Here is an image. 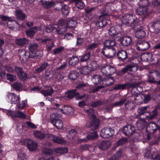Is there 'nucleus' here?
Masks as SVG:
<instances>
[{
	"label": "nucleus",
	"mask_w": 160,
	"mask_h": 160,
	"mask_svg": "<svg viewBox=\"0 0 160 160\" xmlns=\"http://www.w3.org/2000/svg\"><path fill=\"white\" fill-rule=\"evenodd\" d=\"M91 55V51L89 50H87L85 54L81 57L80 61L82 62L87 61Z\"/></svg>",
	"instance_id": "39"
},
{
	"label": "nucleus",
	"mask_w": 160,
	"mask_h": 160,
	"mask_svg": "<svg viewBox=\"0 0 160 160\" xmlns=\"http://www.w3.org/2000/svg\"><path fill=\"white\" fill-rule=\"evenodd\" d=\"M13 88L17 91H21L23 87L22 84L19 82H16L13 84Z\"/></svg>",
	"instance_id": "55"
},
{
	"label": "nucleus",
	"mask_w": 160,
	"mask_h": 160,
	"mask_svg": "<svg viewBox=\"0 0 160 160\" xmlns=\"http://www.w3.org/2000/svg\"><path fill=\"white\" fill-rule=\"evenodd\" d=\"M61 115L57 112L52 113L50 116V122L56 128L59 129L62 128L63 126V123L62 121L59 119Z\"/></svg>",
	"instance_id": "3"
},
{
	"label": "nucleus",
	"mask_w": 160,
	"mask_h": 160,
	"mask_svg": "<svg viewBox=\"0 0 160 160\" xmlns=\"http://www.w3.org/2000/svg\"><path fill=\"white\" fill-rule=\"evenodd\" d=\"M38 46L36 43H31L29 44L28 48L29 50V57L34 58H39L42 56L41 51H37Z\"/></svg>",
	"instance_id": "2"
},
{
	"label": "nucleus",
	"mask_w": 160,
	"mask_h": 160,
	"mask_svg": "<svg viewBox=\"0 0 160 160\" xmlns=\"http://www.w3.org/2000/svg\"><path fill=\"white\" fill-rule=\"evenodd\" d=\"M54 2L53 1H51L45 2V3L43 4V6L44 8L48 9L54 6Z\"/></svg>",
	"instance_id": "64"
},
{
	"label": "nucleus",
	"mask_w": 160,
	"mask_h": 160,
	"mask_svg": "<svg viewBox=\"0 0 160 160\" xmlns=\"http://www.w3.org/2000/svg\"><path fill=\"white\" fill-rule=\"evenodd\" d=\"M29 42V41L25 38H20L15 40L16 44L21 47H24Z\"/></svg>",
	"instance_id": "24"
},
{
	"label": "nucleus",
	"mask_w": 160,
	"mask_h": 160,
	"mask_svg": "<svg viewBox=\"0 0 160 160\" xmlns=\"http://www.w3.org/2000/svg\"><path fill=\"white\" fill-rule=\"evenodd\" d=\"M158 124L154 122H150L148 124L146 130L150 134L153 133L158 129Z\"/></svg>",
	"instance_id": "15"
},
{
	"label": "nucleus",
	"mask_w": 160,
	"mask_h": 160,
	"mask_svg": "<svg viewBox=\"0 0 160 160\" xmlns=\"http://www.w3.org/2000/svg\"><path fill=\"white\" fill-rule=\"evenodd\" d=\"M67 28L64 27H62L60 26L57 28H55L56 33L58 34H62L64 33L66 31Z\"/></svg>",
	"instance_id": "49"
},
{
	"label": "nucleus",
	"mask_w": 160,
	"mask_h": 160,
	"mask_svg": "<svg viewBox=\"0 0 160 160\" xmlns=\"http://www.w3.org/2000/svg\"><path fill=\"white\" fill-rule=\"evenodd\" d=\"M107 20L106 18H103L97 22L96 24L97 27L103 28L107 24Z\"/></svg>",
	"instance_id": "41"
},
{
	"label": "nucleus",
	"mask_w": 160,
	"mask_h": 160,
	"mask_svg": "<svg viewBox=\"0 0 160 160\" xmlns=\"http://www.w3.org/2000/svg\"><path fill=\"white\" fill-rule=\"evenodd\" d=\"M150 46L149 42L145 40H138L136 44V49L138 51H143L148 49Z\"/></svg>",
	"instance_id": "6"
},
{
	"label": "nucleus",
	"mask_w": 160,
	"mask_h": 160,
	"mask_svg": "<svg viewBox=\"0 0 160 160\" xmlns=\"http://www.w3.org/2000/svg\"><path fill=\"white\" fill-rule=\"evenodd\" d=\"M49 66V65L48 63L47 62H45L42 64L37 69L36 72L38 73H39L46 69Z\"/></svg>",
	"instance_id": "44"
},
{
	"label": "nucleus",
	"mask_w": 160,
	"mask_h": 160,
	"mask_svg": "<svg viewBox=\"0 0 160 160\" xmlns=\"http://www.w3.org/2000/svg\"><path fill=\"white\" fill-rule=\"evenodd\" d=\"M92 122H90V127L93 130H95L98 127L99 124V120L96 118L94 119H91Z\"/></svg>",
	"instance_id": "29"
},
{
	"label": "nucleus",
	"mask_w": 160,
	"mask_h": 160,
	"mask_svg": "<svg viewBox=\"0 0 160 160\" xmlns=\"http://www.w3.org/2000/svg\"><path fill=\"white\" fill-rule=\"evenodd\" d=\"M124 105L125 109L129 110L133 109L135 107V105L133 102L127 101V100Z\"/></svg>",
	"instance_id": "31"
},
{
	"label": "nucleus",
	"mask_w": 160,
	"mask_h": 160,
	"mask_svg": "<svg viewBox=\"0 0 160 160\" xmlns=\"http://www.w3.org/2000/svg\"><path fill=\"white\" fill-rule=\"evenodd\" d=\"M122 23L125 24H132L135 20V16L131 14H122L120 16Z\"/></svg>",
	"instance_id": "9"
},
{
	"label": "nucleus",
	"mask_w": 160,
	"mask_h": 160,
	"mask_svg": "<svg viewBox=\"0 0 160 160\" xmlns=\"http://www.w3.org/2000/svg\"><path fill=\"white\" fill-rule=\"evenodd\" d=\"M133 28L136 31L135 36L137 38H142L145 36L146 33L145 29L141 25L135 23L134 25Z\"/></svg>",
	"instance_id": "8"
},
{
	"label": "nucleus",
	"mask_w": 160,
	"mask_h": 160,
	"mask_svg": "<svg viewBox=\"0 0 160 160\" xmlns=\"http://www.w3.org/2000/svg\"><path fill=\"white\" fill-rule=\"evenodd\" d=\"M15 14L17 19L20 20H24L26 17L25 13L20 10H18L16 11Z\"/></svg>",
	"instance_id": "35"
},
{
	"label": "nucleus",
	"mask_w": 160,
	"mask_h": 160,
	"mask_svg": "<svg viewBox=\"0 0 160 160\" xmlns=\"http://www.w3.org/2000/svg\"><path fill=\"white\" fill-rule=\"evenodd\" d=\"M114 134V129L110 127H106L101 130L100 135L102 138H108L113 136Z\"/></svg>",
	"instance_id": "7"
},
{
	"label": "nucleus",
	"mask_w": 160,
	"mask_h": 160,
	"mask_svg": "<svg viewBox=\"0 0 160 160\" xmlns=\"http://www.w3.org/2000/svg\"><path fill=\"white\" fill-rule=\"evenodd\" d=\"M7 26L10 29L15 31L18 30L20 28L18 23L16 21L11 19L7 22Z\"/></svg>",
	"instance_id": "17"
},
{
	"label": "nucleus",
	"mask_w": 160,
	"mask_h": 160,
	"mask_svg": "<svg viewBox=\"0 0 160 160\" xmlns=\"http://www.w3.org/2000/svg\"><path fill=\"white\" fill-rule=\"evenodd\" d=\"M111 142L107 140L101 142L98 144V147L100 149L105 150L110 146Z\"/></svg>",
	"instance_id": "25"
},
{
	"label": "nucleus",
	"mask_w": 160,
	"mask_h": 160,
	"mask_svg": "<svg viewBox=\"0 0 160 160\" xmlns=\"http://www.w3.org/2000/svg\"><path fill=\"white\" fill-rule=\"evenodd\" d=\"M18 78L23 81H25L27 78V74L25 73L22 68L19 67H17L15 68Z\"/></svg>",
	"instance_id": "14"
},
{
	"label": "nucleus",
	"mask_w": 160,
	"mask_h": 160,
	"mask_svg": "<svg viewBox=\"0 0 160 160\" xmlns=\"http://www.w3.org/2000/svg\"><path fill=\"white\" fill-rule=\"evenodd\" d=\"M22 144L26 145L29 150L33 151L36 150L38 147V144L33 140L27 138L21 141Z\"/></svg>",
	"instance_id": "4"
},
{
	"label": "nucleus",
	"mask_w": 160,
	"mask_h": 160,
	"mask_svg": "<svg viewBox=\"0 0 160 160\" xmlns=\"http://www.w3.org/2000/svg\"><path fill=\"white\" fill-rule=\"evenodd\" d=\"M132 38L130 37L127 36H125L120 39L121 43L124 46L130 45L132 43Z\"/></svg>",
	"instance_id": "20"
},
{
	"label": "nucleus",
	"mask_w": 160,
	"mask_h": 160,
	"mask_svg": "<svg viewBox=\"0 0 160 160\" xmlns=\"http://www.w3.org/2000/svg\"><path fill=\"white\" fill-rule=\"evenodd\" d=\"M35 136L40 139H43L45 137H47L48 138V135L50 134L44 133L39 131H36L33 133Z\"/></svg>",
	"instance_id": "28"
},
{
	"label": "nucleus",
	"mask_w": 160,
	"mask_h": 160,
	"mask_svg": "<svg viewBox=\"0 0 160 160\" xmlns=\"http://www.w3.org/2000/svg\"><path fill=\"white\" fill-rule=\"evenodd\" d=\"M135 127L131 125L128 124L123 128L122 132L125 135L129 137L135 133Z\"/></svg>",
	"instance_id": "11"
},
{
	"label": "nucleus",
	"mask_w": 160,
	"mask_h": 160,
	"mask_svg": "<svg viewBox=\"0 0 160 160\" xmlns=\"http://www.w3.org/2000/svg\"><path fill=\"white\" fill-rule=\"evenodd\" d=\"M142 81L140 79L133 78L131 82L123 84H119L120 90H123L127 89L129 90L131 88V93L132 96H135V101L138 100L142 98L140 92L143 91L142 88L140 86Z\"/></svg>",
	"instance_id": "1"
},
{
	"label": "nucleus",
	"mask_w": 160,
	"mask_h": 160,
	"mask_svg": "<svg viewBox=\"0 0 160 160\" xmlns=\"http://www.w3.org/2000/svg\"><path fill=\"white\" fill-rule=\"evenodd\" d=\"M76 89H75L69 91L67 95V97L71 99L74 97L79 95V93L76 92Z\"/></svg>",
	"instance_id": "53"
},
{
	"label": "nucleus",
	"mask_w": 160,
	"mask_h": 160,
	"mask_svg": "<svg viewBox=\"0 0 160 160\" xmlns=\"http://www.w3.org/2000/svg\"><path fill=\"white\" fill-rule=\"evenodd\" d=\"M151 28L152 29L154 32H160V21H157L156 22H152L150 24Z\"/></svg>",
	"instance_id": "27"
},
{
	"label": "nucleus",
	"mask_w": 160,
	"mask_h": 160,
	"mask_svg": "<svg viewBox=\"0 0 160 160\" xmlns=\"http://www.w3.org/2000/svg\"><path fill=\"white\" fill-rule=\"evenodd\" d=\"M147 7H140L136 10V12L138 15H145L147 13Z\"/></svg>",
	"instance_id": "36"
},
{
	"label": "nucleus",
	"mask_w": 160,
	"mask_h": 160,
	"mask_svg": "<svg viewBox=\"0 0 160 160\" xmlns=\"http://www.w3.org/2000/svg\"><path fill=\"white\" fill-rule=\"evenodd\" d=\"M146 122L144 119H140L138 120L136 125L139 130H142L144 128L145 126Z\"/></svg>",
	"instance_id": "32"
},
{
	"label": "nucleus",
	"mask_w": 160,
	"mask_h": 160,
	"mask_svg": "<svg viewBox=\"0 0 160 160\" xmlns=\"http://www.w3.org/2000/svg\"><path fill=\"white\" fill-rule=\"evenodd\" d=\"M18 53L20 59L22 62H26L28 58H29V56H28V52L24 49H19Z\"/></svg>",
	"instance_id": "18"
},
{
	"label": "nucleus",
	"mask_w": 160,
	"mask_h": 160,
	"mask_svg": "<svg viewBox=\"0 0 160 160\" xmlns=\"http://www.w3.org/2000/svg\"><path fill=\"white\" fill-rule=\"evenodd\" d=\"M92 122H90V127L93 130H95L98 127L99 124V120L96 118L94 119H91Z\"/></svg>",
	"instance_id": "30"
},
{
	"label": "nucleus",
	"mask_w": 160,
	"mask_h": 160,
	"mask_svg": "<svg viewBox=\"0 0 160 160\" xmlns=\"http://www.w3.org/2000/svg\"><path fill=\"white\" fill-rule=\"evenodd\" d=\"M77 25L76 21L75 20H71L68 21L66 28H72L75 27Z\"/></svg>",
	"instance_id": "51"
},
{
	"label": "nucleus",
	"mask_w": 160,
	"mask_h": 160,
	"mask_svg": "<svg viewBox=\"0 0 160 160\" xmlns=\"http://www.w3.org/2000/svg\"><path fill=\"white\" fill-rule=\"evenodd\" d=\"M77 131L74 129H72L69 131L67 137L70 140H72L77 134Z\"/></svg>",
	"instance_id": "58"
},
{
	"label": "nucleus",
	"mask_w": 160,
	"mask_h": 160,
	"mask_svg": "<svg viewBox=\"0 0 160 160\" xmlns=\"http://www.w3.org/2000/svg\"><path fill=\"white\" fill-rule=\"evenodd\" d=\"M101 71L103 75L108 76L114 74L116 72V69L112 66L106 65L102 67Z\"/></svg>",
	"instance_id": "5"
},
{
	"label": "nucleus",
	"mask_w": 160,
	"mask_h": 160,
	"mask_svg": "<svg viewBox=\"0 0 160 160\" xmlns=\"http://www.w3.org/2000/svg\"><path fill=\"white\" fill-rule=\"evenodd\" d=\"M79 71V73L81 74L87 75L91 71L88 66H84L80 68Z\"/></svg>",
	"instance_id": "38"
},
{
	"label": "nucleus",
	"mask_w": 160,
	"mask_h": 160,
	"mask_svg": "<svg viewBox=\"0 0 160 160\" xmlns=\"http://www.w3.org/2000/svg\"><path fill=\"white\" fill-rule=\"evenodd\" d=\"M128 139L126 138H121L114 144V146L117 147L122 145L127 142Z\"/></svg>",
	"instance_id": "47"
},
{
	"label": "nucleus",
	"mask_w": 160,
	"mask_h": 160,
	"mask_svg": "<svg viewBox=\"0 0 160 160\" xmlns=\"http://www.w3.org/2000/svg\"><path fill=\"white\" fill-rule=\"evenodd\" d=\"M78 73L75 71H71L68 75L69 78L72 80L76 79L77 77Z\"/></svg>",
	"instance_id": "63"
},
{
	"label": "nucleus",
	"mask_w": 160,
	"mask_h": 160,
	"mask_svg": "<svg viewBox=\"0 0 160 160\" xmlns=\"http://www.w3.org/2000/svg\"><path fill=\"white\" fill-rule=\"evenodd\" d=\"M148 76L149 78L147 82L150 83H153L156 82V79H158L160 77V74L158 71L152 70L150 72Z\"/></svg>",
	"instance_id": "10"
},
{
	"label": "nucleus",
	"mask_w": 160,
	"mask_h": 160,
	"mask_svg": "<svg viewBox=\"0 0 160 160\" xmlns=\"http://www.w3.org/2000/svg\"><path fill=\"white\" fill-rule=\"evenodd\" d=\"M148 108L147 106H144L139 108L138 110V112L139 115H141L142 114H145L146 116V113L148 112L146 111Z\"/></svg>",
	"instance_id": "52"
},
{
	"label": "nucleus",
	"mask_w": 160,
	"mask_h": 160,
	"mask_svg": "<svg viewBox=\"0 0 160 160\" xmlns=\"http://www.w3.org/2000/svg\"><path fill=\"white\" fill-rule=\"evenodd\" d=\"M101 77L98 75H94L92 78V81L95 84H98L101 81Z\"/></svg>",
	"instance_id": "56"
},
{
	"label": "nucleus",
	"mask_w": 160,
	"mask_h": 160,
	"mask_svg": "<svg viewBox=\"0 0 160 160\" xmlns=\"http://www.w3.org/2000/svg\"><path fill=\"white\" fill-rule=\"evenodd\" d=\"M88 66L91 69V71L96 70L98 67L97 62L94 61H90L89 64L88 65Z\"/></svg>",
	"instance_id": "48"
},
{
	"label": "nucleus",
	"mask_w": 160,
	"mask_h": 160,
	"mask_svg": "<svg viewBox=\"0 0 160 160\" xmlns=\"http://www.w3.org/2000/svg\"><path fill=\"white\" fill-rule=\"evenodd\" d=\"M119 60L122 62L124 61L128 58V55L127 52L124 50H122L119 51L117 54Z\"/></svg>",
	"instance_id": "23"
},
{
	"label": "nucleus",
	"mask_w": 160,
	"mask_h": 160,
	"mask_svg": "<svg viewBox=\"0 0 160 160\" xmlns=\"http://www.w3.org/2000/svg\"><path fill=\"white\" fill-rule=\"evenodd\" d=\"M48 137L49 139L50 140L52 139L54 142L56 143L60 144H63L66 142L65 140L58 137L55 136L51 134L49 135Z\"/></svg>",
	"instance_id": "21"
},
{
	"label": "nucleus",
	"mask_w": 160,
	"mask_h": 160,
	"mask_svg": "<svg viewBox=\"0 0 160 160\" xmlns=\"http://www.w3.org/2000/svg\"><path fill=\"white\" fill-rule=\"evenodd\" d=\"M86 112L90 116L91 119H94L96 118L94 114V110L92 108H90L86 111Z\"/></svg>",
	"instance_id": "57"
},
{
	"label": "nucleus",
	"mask_w": 160,
	"mask_h": 160,
	"mask_svg": "<svg viewBox=\"0 0 160 160\" xmlns=\"http://www.w3.org/2000/svg\"><path fill=\"white\" fill-rule=\"evenodd\" d=\"M73 109L70 106H64L61 109H58L59 112H62L63 114L69 115L72 114L73 112Z\"/></svg>",
	"instance_id": "19"
},
{
	"label": "nucleus",
	"mask_w": 160,
	"mask_h": 160,
	"mask_svg": "<svg viewBox=\"0 0 160 160\" xmlns=\"http://www.w3.org/2000/svg\"><path fill=\"white\" fill-rule=\"evenodd\" d=\"M7 96L12 104H17L20 101V98L19 96L14 93H9Z\"/></svg>",
	"instance_id": "16"
},
{
	"label": "nucleus",
	"mask_w": 160,
	"mask_h": 160,
	"mask_svg": "<svg viewBox=\"0 0 160 160\" xmlns=\"http://www.w3.org/2000/svg\"><path fill=\"white\" fill-rule=\"evenodd\" d=\"M52 71H46L45 74L44 75L45 79L49 80L51 79L52 76Z\"/></svg>",
	"instance_id": "62"
},
{
	"label": "nucleus",
	"mask_w": 160,
	"mask_h": 160,
	"mask_svg": "<svg viewBox=\"0 0 160 160\" xmlns=\"http://www.w3.org/2000/svg\"><path fill=\"white\" fill-rule=\"evenodd\" d=\"M39 28L34 27L31 28L26 31V35L29 37H32L34 35L35 32L38 30H40Z\"/></svg>",
	"instance_id": "26"
},
{
	"label": "nucleus",
	"mask_w": 160,
	"mask_h": 160,
	"mask_svg": "<svg viewBox=\"0 0 160 160\" xmlns=\"http://www.w3.org/2000/svg\"><path fill=\"white\" fill-rule=\"evenodd\" d=\"M108 33L109 35L112 37H117L118 33L116 28L114 27H111L108 30Z\"/></svg>",
	"instance_id": "45"
},
{
	"label": "nucleus",
	"mask_w": 160,
	"mask_h": 160,
	"mask_svg": "<svg viewBox=\"0 0 160 160\" xmlns=\"http://www.w3.org/2000/svg\"><path fill=\"white\" fill-rule=\"evenodd\" d=\"M127 101V98H123L119 101L113 103V106H121L124 104Z\"/></svg>",
	"instance_id": "59"
},
{
	"label": "nucleus",
	"mask_w": 160,
	"mask_h": 160,
	"mask_svg": "<svg viewBox=\"0 0 160 160\" xmlns=\"http://www.w3.org/2000/svg\"><path fill=\"white\" fill-rule=\"evenodd\" d=\"M64 77L60 73L56 74L54 78V80L56 82H60L64 78Z\"/></svg>",
	"instance_id": "61"
},
{
	"label": "nucleus",
	"mask_w": 160,
	"mask_h": 160,
	"mask_svg": "<svg viewBox=\"0 0 160 160\" xmlns=\"http://www.w3.org/2000/svg\"><path fill=\"white\" fill-rule=\"evenodd\" d=\"M42 42L46 44L47 51L48 52L50 51L52 48L54 47V41L51 39L46 38L42 40Z\"/></svg>",
	"instance_id": "22"
},
{
	"label": "nucleus",
	"mask_w": 160,
	"mask_h": 160,
	"mask_svg": "<svg viewBox=\"0 0 160 160\" xmlns=\"http://www.w3.org/2000/svg\"><path fill=\"white\" fill-rule=\"evenodd\" d=\"M97 137L96 132L92 131L88 134L87 138L88 139L92 140L97 138Z\"/></svg>",
	"instance_id": "60"
},
{
	"label": "nucleus",
	"mask_w": 160,
	"mask_h": 160,
	"mask_svg": "<svg viewBox=\"0 0 160 160\" xmlns=\"http://www.w3.org/2000/svg\"><path fill=\"white\" fill-rule=\"evenodd\" d=\"M152 56V55L151 53H146L142 55V58L145 61L148 62L151 60Z\"/></svg>",
	"instance_id": "46"
},
{
	"label": "nucleus",
	"mask_w": 160,
	"mask_h": 160,
	"mask_svg": "<svg viewBox=\"0 0 160 160\" xmlns=\"http://www.w3.org/2000/svg\"><path fill=\"white\" fill-rule=\"evenodd\" d=\"M79 59L76 56L72 57L69 60V63L70 65L74 66L78 63Z\"/></svg>",
	"instance_id": "43"
},
{
	"label": "nucleus",
	"mask_w": 160,
	"mask_h": 160,
	"mask_svg": "<svg viewBox=\"0 0 160 160\" xmlns=\"http://www.w3.org/2000/svg\"><path fill=\"white\" fill-rule=\"evenodd\" d=\"M70 8L67 5H64L61 9L62 12L63 16H67L69 13Z\"/></svg>",
	"instance_id": "50"
},
{
	"label": "nucleus",
	"mask_w": 160,
	"mask_h": 160,
	"mask_svg": "<svg viewBox=\"0 0 160 160\" xmlns=\"http://www.w3.org/2000/svg\"><path fill=\"white\" fill-rule=\"evenodd\" d=\"M55 152L60 154L66 153L68 152V148L66 147L57 148L55 149Z\"/></svg>",
	"instance_id": "54"
},
{
	"label": "nucleus",
	"mask_w": 160,
	"mask_h": 160,
	"mask_svg": "<svg viewBox=\"0 0 160 160\" xmlns=\"http://www.w3.org/2000/svg\"><path fill=\"white\" fill-rule=\"evenodd\" d=\"M116 45V42L114 40L112 39L106 40L104 43L105 48H111L113 47Z\"/></svg>",
	"instance_id": "33"
},
{
	"label": "nucleus",
	"mask_w": 160,
	"mask_h": 160,
	"mask_svg": "<svg viewBox=\"0 0 160 160\" xmlns=\"http://www.w3.org/2000/svg\"><path fill=\"white\" fill-rule=\"evenodd\" d=\"M104 102L101 100H98L92 102L90 103V106L92 108H97L104 105Z\"/></svg>",
	"instance_id": "40"
},
{
	"label": "nucleus",
	"mask_w": 160,
	"mask_h": 160,
	"mask_svg": "<svg viewBox=\"0 0 160 160\" xmlns=\"http://www.w3.org/2000/svg\"><path fill=\"white\" fill-rule=\"evenodd\" d=\"M116 50L114 47L111 48H103L101 53L106 57L111 58L115 56Z\"/></svg>",
	"instance_id": "12"
},
{
	"label": "nucleus",
	"mask_w": 160,
	"mask_h": 160,
	"mask_svg": "<svg viewBox=\"0 0 160 160\" xmlns=\"http://www.w3.org/2000/svg\"><path fill=\"white\" fill-rule=\"evenodd\" d=\"M146 113V117L150 119L154 118L157 115V111L156 110L154 109L150 112H148Z\"/></svg>",
	"instance_id": "42"
},
{
	"label": "nucleus",
	"mask_w": 160,
	"mask_h": 160,
	"mask_svg": "<svg viewBox=\"0 0 160 160\" xmlns=\"http://www.w3.org/2000/svg\"><path fill=\"white\" fill-rule=\"evenodd\" d=\"M54 92V90L52 88H49L46 90H42L40 91V93L43 95L44 97L50 96Z\"/></svg>",
	"instance_id": "34"
},
{
	"label": "nucleus",
	"mask_w": 160,
	"mask_h": 160,
	"mask_svg": "<svg viewBox=\"0 0 160 160\" xmlns=\"http://www.w3.org/2000/svg\"><path fill=\"white\" fill-rule=\"evenodd\" d=\"M138 69L136 64L134 63H131L130 64L126 65L124 68H122L121 72L123 73H128L129 72H135Z\"/></svg>",
	"instance_id": "13"
},
{
	"label": "nucleus",
	"mask_w": 160,
	"mask_h": 160,
	"mask_svg": "<svg viewBox=\"0 0 160 160\" xmlns=\"http://www.w3.org/2000/svg\"><path fill=\"white\" fill-rule=\"evenodd\" d=\"M72 2L74 3L76 6L80 9H82L85 6L82 0H72Z\"/></svg>",
	"instance_id": "37"
}]
</instances>
